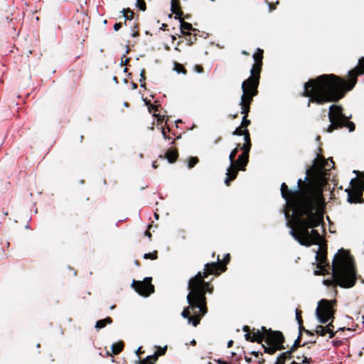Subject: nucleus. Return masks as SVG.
<instances>
[{
	"instance_id": "nucleus-1",
	"label": "nucleus",
	"mask_w": 364,
	"mask_h": 364,
	"mask_svg": "<svg viewBox=\"0 0 364 364\" xmlns=\"http://www.w3.org/2000/svg\"><path fill=\"white\" fill-rule=\"evenodd\" d=\"M311 169H306V176L297 181V188L292 191L285 183L281 185V195L292 212L290 234L301 245H319L322 237L315 230L323 223L325 199L323 186L309 177Z\"/></svg>"
},
{
	"instance_id": "nucleus-2",
	"label": "nucleus",
	"mask_w": 364,
	"mask_h": 364,
	"mask_svg": "<svg viewBox=\"0 0 364 364\" xmlns=\"http://www.w3.org/2000/svg\"><path fill=\"white\" fill-rule=\"evenodd\" d=\"M364 75V57L358 60V65L348 73L347 78L335 74H323L309 79L304 85L303 97H309L311 103L324 105L338 102L351 91L358 82V77Z\"/></svg>"
},
{
	"instance_id": "nucleus-3",
	"label": "nucleus",
	"mask_w": 364,
	"mask_h": 364,
	"mask_svg": "<svg viewBox=\"0 0 364 364\" xmlns=\"http://www.w3.org/2000/svg\"><path fill=\"white\" fill-rule=\"evenodd\" d=\"M230 261V255H225L223 261H220L219 255L217 260L213 262L206 263L204 265L203 272H198L188 281V289L189 293L187 295L188 306L186 307L181 316L188 319V323L197 326L200 319L207 314V298L206 294H213L214 286L212 284L213 278L205 281L210 275L219 276L222 272L226 271V265Z\"/></svg>"
},
{
	"instance_id": "nucleus-4",
	"label": "nucleus",
	"mask_w": 364,
	"mask_h": 364,
	"mask_svg": "<svg viewBox=\"0 0 364 364\" xmlns=\"http://www.w3.org/2000/svg\"><path fill=\"white\" fill-rule=\"evenodd\" d=\"M264 50L257 48L253 55L254 64L250 70V76L244 80L242 83V95L241 96L240 105L241 107V113L244 114L241 122V126L244 129L251 124V121L247 119L248 114L250 112V105L253 102L254 97L258 95V87L259 85L260 74L263 65Z\"/></svg>"
},
{
	"instance_id": "nucleus-5",
	"label": "nucleus",
	"mask_w": 364,
	"mask_h": 364,
	"mask_svg": "<svg viewBox=\"0 0 364 364\" xmlns=\"http://www.w3.org/2000/svg\"><path fill=\"white\" fill-rule=\"evenodd\" d=\"M332 270L335 285L346 289L355 286L357 272L348 251L343 249L338 251L333 260Z\"/></svg>"
},
{
	"instance_id": "nucleus-6",
	"label": "nucleus",
	"mask_w": 364,
	"mask_h": 364,
	"mask_svg": "<svg viewBox=\"0 0 364 364\" xmlns=\"http://www.w3.org/2000/svg\"><path fill=\"white\" fill-rule=\"evenodd\" d=\"M246 341L261 343L265 353L274 355L277 350H284L285 338L279 331L267 329L262 326L261 329L252 328V336L245 334Z\"/></svg>"
},
{
	"instance_id": "nucleus-7",
	"label": "nucleus",
	"mask_w": 364,
	"mask_h": 364,
	"mask_svg": "<svg viewBox=\"0 0 364 364\" xmlns=\"http://www.w3.org/2000/svg\"><path fill=\"white\" fill-rule=\"evenodd\" d=\"M336 300L323 299L318 301L316 310V315L320 323H326L331 320V322L325 326L326 331H328L329 338H333L336 334V333L333 332L334 326L333 325L335 314L333 306L336 305Z\"/></svg>"
},
{
	"instance_id": "nucleus-8",
	"label": "nucleus",
	"mask_w": 364,
	"mask_h": 364,
	"mask_svg": "<svg viewBox=\"0 0 364 364\" xmlns=\"http://www.w3.org/2000/svg\"><path fill=\"white\" fill-rule=\"evenodd\" d=\"M331 164H334L332 159L330 160V163L326 161L323 156L318 155L314 161V164L311 167L308 169H311L309 173V177L314 178L317 183L321 186L322 185L318 181L319 179L322 178L326 174V171L330 170Z\"/></svg>"
},
{
	"instance_id": "nucleus-9",
	"label": "nucleus",
	"mask_w": 364,
	"mask_h": 364,
	"mask_svg": "<svg viewBox=\"0 0 364 364\" xmlns=\"http://www.w3.org/2000/svg\"><path fill=\"white\" fill-rule=\"evenodd\" d=\"M341 105H332L329 107L328 119L331 124L326 129V132L331 133L334 130L342 128V122L346 118L343 112Z\"/></svg>"
},
{
	"instance_id": "nucleus-10",
	"label": "nucleus",
	"mask_w": 364,
	"mask_h": 364,
	"mask_svg": "<svg viewBox=\"0 0 364 364\" xmlns=\"http://www.w3.org/2000/svg\"><path fill=\"white\" fill-rule=\"evenodd\" d=\"M350 184V188L346 189V192L348 193L347 201L349 203H358L364 201L363 199L364 184L356 178H352Z\"/></svg>"
},
{
	"instance_id": "nucleus-11",
	"label": "nucleus",
	"mask_w": 364,
	"mask_h": 364,
	"mask_svg": "<svg viewBox=\"0 0 364 364\" xmlns=\"http://www.w3.org/2000/svg\"><path fill=\"white\" fill-rule=\"evenodd\" d=\"M151 281V277H146L143 281L133 280L132 287L139 294L147 297L154 292V286Z\"/></svg>"
},
{
	"instance_id": "nucleus-12",
	"label": "nucleus",
	"mask_w": 364,
	"mask_h": 364,
	"mask_svg": "<svg viewBox=\"0 0 364 364\" xmlns=\"http://www.w3.org/2000/svg\"><path fill=\"white\" fill-rule=\"evenodd\" d=\"M316 260L317 262V268L321 270L326 271V268H329L330 265L327 262V247L320 246L316 252Z\"/></svg>"
},
{
	"instance_id": "nucleus-13",
	"label": "nucleus",
	"mask_w": 364,
	"mask_h": 364,
	"mask_svg": "<svg viewBox=\"0 0 364 364\" xmlns=\"http://www.w3.org/2000/svg\"><path fill=\"white\" fill-rule=\"evenodd\" d=\"M242 154L238 156L237 159L234 161V164L240 168L241 171H245V167L249 162V154L250 150L241 147Z\"/></svg>"
},
{
	"instance_id": "nucleus-14",
	"label": "nucleus",
	"mask_w": 364,
	"mask_h": 364,
	"mask_svg": "<svg viewBox=\"0 0 364 364\" xmlns=\"http://www.w3.org/2000/svg\"><path fill=\"white\" fill-rule=\"evenodd\" d=\"M239 170H240V168L234 164H230V166L227 169L226 178L225 180V183L227 186H229L231 182L237 178Z\"/></svg>"
},
{
	"instance_id": "nucleus-15",
	"label": "nucleus",
	"mask_w": 364,
	"mask_h": 364,
	"mask_svg": "<svg viewBox=\"0 0 364 364\" xmlns=\"http://www.w3.org/2000/svg\"><path fill=\"white\" fill-rule=\"evenodd\" d=\"M171 11L175 14V18H180L183 16L180 0H176L171 2Z\"/></svg>"
},
{
	"instance_id": "nucleus-16",
	"label": "nucleus",
	"mask_w": 364,
	"mask_h": 364,
	"mask_svg": "<svg viewBox=\"0 0 364 364\" xmlns=\"http://www.w3.org/2000/svg\"><path fill=\"white\" fill-rule=\"evenodd\" d=\"M177 19H178L181 23L180 30L183 35H186V33H189L191 31H196V29L193 27L192 24L186 22L182 16H180V18H178Z\"/></svg>"
},
{
	"instance_id": "nucleus-17",
	"label": "nucleus",
	"mask_w": 364,
	"mask_h": 364,
	"mask_svg": "<svg viewBox=\"0 0 364 364\" xmlns=\"http://www.w3.org/2000/svg\"><path fill=\"white\" fill-rule=\"evenodd\" d=\"M178 157V150L176 149H168L165 154L164 158L167 159L168 161L171 164L176 161Z\"/></svg>"
},
{
	"instance_id": "nucleus-18",
	"label": "nucleus",
	"mask_w": 364,
	"mask_h": 364,
	"mask_svg": "<svg viewBox=\"0 0 364 364\" xmlns=\"http://www.w3.org/2000/svg\"><path fill=\"white\" fill-rule=\"evenodd\" d=\"M245 144L241 146L242 148L250 150L252 147V142L250 139V134L247 129H245V133L243 134Z\"/></svg>"
},
{
	"instance_id": "nucleus-19",
	"label": "nucleus",
	"mask_w": 364,
	"mask_h": 364,
	"mask_svg": "<svg viewBox=\"0 0 364 364\" xmlns=\"http://www.w3.org/2000/svg\"><path fill=\"white\" fill-rule=\"evenodd\" d=\"M112 318L111 317H107L104 319L99 320L96 322L95 328L97 329H101L105 328L107 324H111L112 323Z\"/></svg>"
},
{
	"instance_id": "nucleus-20",
	"label": "nucleus",
	"mask_w": 364,
	"mask_h": 364,
	"mask_svg": "<svg viewBox=\"0 0 364 364\" xmlns=\"http://www.w3.org/2000/svg\"><path fill=\"white\" fill-rule=\"evenodd\" d=\"M121 13L122 14L124 18V23L126 24L127 21H130L134 18V11L131 10L129 8L123 9L121 11Z\"/></svg>"
},
{
	"instance_id": "nucleus-21",
	"label": "nucleus",
	"mask_w": 364,
	"mask_h": 364,
	"mask_svg": "<svg viewBox=\"0 0 364 364\" xmlns=\"http://www.w3.org/2000/svg\"><path fill=\"white\" fill-rule=\"evenodd\" d=\"M124 344L123 341H119L118 343H114L112 346V351L114 355H117L123 350Z\"/></svg>"
},
{
	"instance_id": "nucleus-22",
	"label": "nucleus",
	"mask_w": 364,
	"mask_h": 364,
	"mask_svg": "<svg viewBox=\"0 0 364 364\" xmlns=\"http://www.w3.org/2000/svg\"><path fill=\"white\" fill-rule=\"evenodd\" d=\"M293 351H291V350L289 349V350L286 351V352H284L282 353H281L279 356H278V358L282 360V364H285V361L288 359H291L293 356H292V354H293Z\"/></svg>"
},
{
	"instance_id": "nucleus-23",
	"label": "nucleus",
	"mask_w": 364,
	"mask_h": 364,
	"mask_svg": "<svg viewBox=\"0 0 364 364\" xmlns=\"http://www.w3.org/2000/svg\"><path fill=\"white\" fill-rule=\"evenodd\" d=\"M342 127H345L348 129L349 132H353L355 129V125L353 122L348 120V117L346 118L342 122Z\"/></svg>"
},
{
	"instance_id": "nucleus-24",
	"label": "nucleus",
	"mask_w": 364,
	"mask_h": 364,
	"mask_svg": "<svg viewBox=\"0 0 364 364\" xmlns=\"http://www.w3.org/2000/svg\"><path fill=\"white\" fill-rule=\"evenodd\" d=\"M301 341V333H299V336H298L297 338L295 340L294 344L289 348L291 350V351L295 352L299 347L304 346L305 345V343H304L303 345H301L300 344Z\"/></svg>"
},
{
	"instance_id": "nucleus-25",
	"label": "nucleus",
	"mask_w": 364,
	"mask_h": 364,
	"mask_svg": "<svg viewBox=\"0 0 364 364\" xmlns=\"http://www.w3.org/2000/svg\"><path fill=\"white\" fill-rule=\"evenodd\" d=\"M241 144H237V146L230 152L229 156V160L230 161V164H234V161H235V156L237 154L239 149H241Z\"/></svg>"
},
{
	"instance_id": "nucleus-26",
	"label": "nucleus",
	"mask_w": 364,
	"mask_h": 364,
	"mask_svg": "<svg viewBox=\"0 0 364 364\" xmlns=\"http://www.w3.org/2000/svg\"><path fill=\"white\" fill-rule=\"evenodd\" d=\"M174 70H176L178 73H183V75H186L187 73V70L184 68V66L178 63L177 62H175L174 63Z\"/></svg>"
},
{
	"instance_id": "nucleus-27",
	"label": "nucleus",
	"mask_w": 364,
	"mask_h": 364,
	"mask_svg": "<svg viewBox=\"0 0 364 364\" xmlns=\"http://www.w3.org/2000/svg\"><path fill=\"white\" fill-rule=\"evenodd\" d=\"M187 37L186 38V41H187V43L188 45L189 46H191L193 45V43H195L197 41V36L196 34L194 35H192L190 32L186 33V35Z\"/></svg>"
},
{
	"instance_id": "nucleus-28",
	"label": "nucleus",
	"mask_w": 364,
	"mask_h": 364,
	"mask_svg": "<svg viewBox=\"0 0 364 364\" xmlns=\"http://www.w3.org/2000/svg\"><path fill=\"white\" fill-rule=\"evenodd\" d=\"M315 332L317 335L321 336H324L327 333H328V331H326V328H325V326H323L321 325H318L316 326Z\"/></svg>"
},
{
	"instance_id": "nucleus-29",
	"label": "nucleus",
	"mask_w": 364,
	"mask_h": 364,
	"mask_svg": "<svg viewBox=\"0 0 364 364\" xmlns=\"http://www.w3.org/2000/svg\"><path fill=\"white\" fill-rule=\"evenodd\" d=\"M199 161V159L196 156H191L188 160V167L189 168H192L194 167Z\"/></svg>"
},
{
	"instance_id": "nucleus-30",
	"label": "nucleus",
	"mask_w": 364,
	"mask_h": 364,
	"mask_svg": "<svg viewBox=\"0 0 364 364\" xmlns=\"http://www.w3.org/2000/svg\"><path fill=\"white\" fill-rule=\"evenodd\" d=\"M159 356L155 353L151 355H149L145 358V361H147L148 364H155V363L158 360Z\"/></svg>"
},
{
	"instance_id": "nucleus-31",
	"label": "nucleus",
	"mask_w": 364,
	"mask_h": 364,
	"mask_svg": "<svg viewBox=\"0 0 364 364\" xmlns=\"http://www.w3.org/2000/svg\"><path fill=\"white\" fill-rule=\"evenodd\" d=\"M136 6L142 11H145L146 9V4L144 0H136Z\"/></svg>"
},
{
	"instance_id": "nucleus-32",
	"label": "nucleus",
	"mask_w": 364,
	"mask_h": 364,
	"mask_svg": "<svg viewBox=\"0 0 364 364\" xmlns=\"http://www.w3.org/2000/svg\"><path fill=\"white\" fill-rule=\"evenodd\" d=\"M144 259H156L158 258V252L156 250L153 252L146 253L144 255Z\"/></svg>"
},
{
	"instance_id": "nucleus-33",
	"label": "nucleus",
	"mask_w": 364,
	"mask_h": 364,
	"mask_svg": "<svg viewBox=\"0 0 364 364\" xmlns=\"http://www.w3.org/2000/svg\"><path fill=\"white\" fill-rule=\"evenodd\" d=\"M245 129L242 127L241 125L235 129V130L232 132L233 135L242 136L245 134Z\"/></svg>"
},
{
	"instance_id": "nucleus-34",
	"label": "nucleus",
	"mask_w": 364,
	"mask_h": 364,
	"mask_svg": "<svg viewBox=\"0 0 364 364\" xmlns=\"http://www.w3.org/2000/svg\"><path fill=\"white\" fill-rule=\"evenodd\" d=\"M146 104L149 105V112H154V114H156V112L159 110V106L154 105L150 103V102H146Z\"/></svg>"
},
{
	"instance_id": "nucleus-35",
	"label": "nucleus",
	"mask_w": 364,
	"mask_h": 364,
	"mask_svg": "<svg viewBox=\"0 0 364 364\" xmlns=\"http://www.w3.org/2000/svg\"><path fill=\"white\" fill-rule=\"evenodd\" d=\"M296 319L299 325L303 323V319L301 317V311L296 309Z\"/></svg>"
},
{
	"instance_id": "nucleus-36",
	"label": "nucleus",
	"mask_w": 364,
	"mask_h": 364,
	"mask_svg": "<svg viewBox=\"0 0 364 364\" xmlns=\"http://www.w3.org/2000/svg\"><path fill=\"white\" fill-rule=\"evenodd\" d=\"M170 131H171V129L168 127H167L166 129H165L164 127L161 128V133L165 139H171V137L167 134V133L170 132Z\"/></svg>"
},
{
	"instance_id": "nucleus-37",
	"label": "nucleus",
	"mask_w": 364,
	"mask_h": 364,
	"mask_svg": "<svg viewBox=\"0 0 364 364\" xmlns=\"http://www.w3.org/2000/svg\"><path fill=\"white\" fill-rule=\"evenodd\" d=\"M166 347L165 348H159V349L155 352L156 355L159 357L161 355H163L166 353Z\"/></svg>"
},
{
	"instance_id": "nucleus-38",
	"label": "nucleus",
	"mask_w": 364,
	"mask_h": 364,
	"mask_svg": "<svg viewBox=\"0 0 364 364\" xmlns=\"http://www.w3.org/2000/svg\"><path fill=\"white\" fill-rule=\"evenodd\" d=\"M242 330L246 333L245 334L252 336V328L251 329L250 326L245 325L242 327Z\"/></svg>"
},
{
	"instance_id": "nucleus-39",
	"label": "nucleus",
	"mask_w": 364,
	"mask_h": 364,
	"mask_svg": "<svg viewBox=\"0 0 364 364\" xmlns=\"http://www.w3.org/2000/svg\"><path fill=\"white\" fill-rule=\"evenodd\" d=\"M145 80H146V70H145V69H142L140 73L139 82H145Z\"/></svg>"
},
{
	"instance_id": "nucleus-40",
	"label": "nucleus",
	"mask_w": 364,
	"mask_h": 364,
	"mask_svg": "<svg viewBox=\"0 0 364 364\" xmlns=\"http://www.w3.org/2000/svg\"><path fill=\"white\" fill-rule=\"evenodd\" d=\"M154 116L156 117L158 124H162L164 120L165 116L154 114Z\"/></svg>"
},
{
	"instance_id": "nucleus-41",
	"label": "nucleus",
	"mask_w": 364,
	"mask_h": 364,
	"mask_svg": "<svg viewBox=\"0 0 364 364\" xmlns=\"http://www.w3.org/2000/svg\"><path fill=\"white\" fill-rule=\"evenodd\" d=\"M194 70H195L196 72H197L198 73H201L203 72V68L200 65H196L194 66Z\"/></svg>"
},
{
	"instance_id": "nucleus-42",
	"label": "nucleus",
	"mask_w": 364,
	"mask_h": 364,
	"mask_svg": "<svg viewBox=\"0 0 364 364\" xmlns=\"http://www.w3.org/2000/svg\"><path fill=\"white\" fill-rule=\"evenodd\" d=\"M122 27V23L119 22V23H116L114 25V30L115 31H119L121 28Z\"/></svg>"
},
{
	"instance_id": "nucleus-43",
	"label": "nucleus",
	"mask_w": 364,
	"mask_h": 364,
	"mask_svg": "<svg viewBox=\"0 0 364 364\" xmlns=\"http://www.w3.org/2000/svg\"><path fill=\"white\" fill-rule=\"evenodd\" d=\"M303 357V360H302V363H312V359L311 358H306L305 356H302Z\"/></svg>"
},
{
	"instance_id": "nucleus-44",
	"label": "nucleus",
	"mask_w": 364,
	"mask_h": 364,
	"mask_svg": "<svg viewBox=\"0 0 364 364\" xmlns=\"http://www.w3.org/2000/svg\"><path fill=\"white\" fill-rule=\"evenodd\" d=\"M251 355H255L256 358H259V356H262V353L259 351H252L250 353Z\"/></svg>"
},
{
	"instance_id": "nucleus-45",
	"label": "nucleus",
	"mask_w": 364,
	"mask_h": 364,
	"mask_svg": "<svg viewBox=\"0 0 364 364\" xmlns=\"http://www.w3.org/2000/svg\"><path fill=\"white\" fill-rule=\"evenodd\" d=\"M304 330H306V328H304L303 323H301V325H299V333H301L302 334V332L303 331L304 332Z\"/></svg>"
},
{
	"instance_id": "nucleus-46",
	"label": "nucleus",
	"mask_w": 364,
	"mask_h": 364,
	"mask_svg": "<svg viewBox=\"0 0 364 364\" xmlns=\"http://www.w3.org/2000/svg\"><path fill=\"white\" fill-rule=\"evenodd\" d=\"M259 360H258V363L259 364H264L265 363V360L263 358H257Z\"/></svg>"
},
{
	"instance_id": "nucleus-47",
	"label": "nucleus",
	"mask_w": 364,
	"mask_h": 364,
	"mask_svg": "<svg viewBox=\"0 0 364 364\" xmlns=\"http://www.w3.org/2000/svg\"><path fill=\"white\" fill-rule=\"evenodd\" d=\"M167 24L166 23H163L160 28L161 30L162 31H166L167 30Z\"/></svg>"
},
{
	"instance_id": "nucleus-48",
	"label": "nucleus",
	"mask_w": 364,
	"mask_h": 364,
	"mask_svg": "<svg viewBox=\"0 0 364 364\" xmlns=\"http://www.w3.org/2000/svg\"><path fill=\"white\" fill-rule=\"evenodd\" d=\"M233 341L232 340H230L228 342V344H227V347L228 348H231L232 346H233Z\"/></svg>"
},
{
	"instance_id": "nucleus-49",
	"label": "nucleus",
	"mask_w": 364,
	"mask_h": 364,
	"mask_svg": "<svg viewBox=\"0 0 364 364\" xmlns=\"http://www.w3.org/2000/svg\"><path fill=\"white\" fill-rule=\"evenodd\" d=\"M139 36V32L138 30L135 31L133 33H132V36L133 37H137Z\"/></svg>"
},
{
	"instance_id": "nucleus-50",
	"label": "nucleus",
	"mask_w": 364,
	"mask_h": 364,
	"mask_svg": "<svg viewBox=\"0 0 364 364\" xmlns=\"http://www.w3.org/2000/svg\"><path fill=\"white\" fill-rule=\"evenodd\" d=\"M129 61V58H126L124 60H122L121 64L122 65H127Z\"/></svg>"
},
{
	"instance_id": "nucleus-51",
	"label": "nucleus",
	"mask_w": 364,
	"mask_h": 364,
	"mask_svg": "<svg viewBox=\"0 0 364 364\" xmlns=\"http://www.w3.org/2000/svg\"><path fill=\"white\" fill-rule=\"evenodd\" d=\"M304 332H305L306 334L309 335V336H314V333L313 332H311V331H309V330H307V329L304 330Z\"/></svg>"
},
{
	"instance_id": "nucleus-52",
	"label": "nucleus",
	"mask_w": 364,
	"mask_h": 364,
	"mask_svg": "<svg viewBox=\"0 0 364 364\" xmlns=\"http://www.w3.org/2000/svg\"><path fill=\"white\" fill-rule=\"evenodd\" d=\"M144 234H145V235H146V236L149 237V238H151V232H149V230H147L145 232V233H144Z\"/></svg>"
},
{
	"instance_id": "nucleus-53",
	"label": "nucleus",
	"mask_w": 364,
	"mask_h": 364,
	"mask_svg": "<svg viewBox=\"0 0 364 364\" xmlns=\"http://www.w3.org/2000/svg\"><path fill=\"white\" fill-rule=\"evenodd\" d=\"M245 360H246L247 363H250L252 362V358H249L247 356H245Z\"/></svg>"
},
{
	"instance_id": "nucleus-54",
	"label": "nucleus",
	"mask_w": 364,
	"mask_h": 364,
	"mask_svg": "<svg viewBox=\"0 0 364 364\" xmlns=\"http://www.w3.org/2000/svg\"><path fill=\"white\" fill-rule=\"evenodd\" d=\"M136 364H148L147 361H145V358L142 360H140Z\"/></svg>"
},
{
	"instance_id": "nucleus-55",
	"label": "nucleus",
	"mask_w": 364,
	"mask_h": 364,
	"mask_svg": "<svg viewBox=\"0 0 364 364\" xmlns=\"http://www.w3.org/2000/svg\"><path fill=\"white\" fill-rule=\"evenodd\" d=\"M141 347H139L137 350L136 351V353L139 355L140 353H141Z\"/></svg>"
},
{
	"instance_id": "nucleus-56",
	"label": "nucleus",
	"mask_w": 364,
	"mask_h": 364,
	"mask_svg": "<svg viewBox=\"0 0 364 364\" xmlns=\"http://www.w3.org/2000/svg\"><path fill=\"white\" fill-rule=\"evenodd\" d=\"M242 54L245 55H250V53L247 51H246V50H242Z\"/></svg>"
},
{
	"instance_id": "nucleus-57",
	"label": "nucleus",
	"mask_w": 364,
	"mask_h": 364,
	"mask_svg": "<svg viewBox=\"0 0 364 364\" xmlns=\"http://www.w3.org/2000/svg\"><path fill=\"white\" fill-rule=\"evenodd\" d=\"M274 364H282V360H280L277 358V361L275 362V363H274Z\"/></svg>"
},
{
	"instance_id": "nucleus-58",
	"label": "nucleus",
	"mask_w": 364,
	"mask_h": 364,
	"mask_svg": "<svg viewBox=\"0 0 364 364\" xmlns=\"http://www.w3.org/2000/svg\"><path fill=\"white\" fill-rule=\"evenodd\" d=\"M1 214L4 216H6L8 215V212L7 211H4V210L1 211Z\"/></svg>"
},
{
	"instance_id": "nucleus-59",
	"label": "nucleus",
	"mask_w": 364,
	"mask_h": 364,
	"mask_svg": "<svg viewBox=\"0 0 364 364\" xmlns=\"http://www.w3.org/2000/svg\"><path fill=\"white\" fill-rule=\"evenodd\" d=\"M132 87L133 89H136L137 88V85L134 82H132Z\"/></svg>"
},
{
	"instance_id": "nucleus-60",
	"label": "nucleus",
	"mask_w": 364,
	"mask_h": 364,
	"mask_svg": "<svg viewBox=\"0 0 364 364\" xmlns=\"http://www.w3.org/2000/svg\"><path fill=\"white\" fill-rule=\"evenodd\" d=\"M191 344L195 346L196 344V341L193 339L191 341Z\"/></svg>"
},
{
	"instance_id": "nucleus-61",
	"label": "nucleus",
	"mask_w": 364,
	"mask_h": 364,
	"mask_svg": "<svg viewBox=\"0 0 364 364\" xmlns=\"http://www.w3.org/2000/svg\"><path fill=\"white\" fill-rule=\"evenodd\" d=\"M152 166H153V167H154V168H157L156 161H154V162L153 163Z\"/></svg>"
},
{
	"instance_id": "nucleus-62",
	"label": "nucleus",
	"mask_w": 364,
	"mask_h": 364,
	"mask_svg": "<svg viewBox=\"0 0 364 364\" xmlns=\"http://www.w3.org/2000/svg\"><path fill=\"white\" fill-rule=\"evenodd\" d=\"M285 216L287 218H289V213L288 211L285 212Z\"/></svg>"
},
{
	"instance_id": "nucleus-63",
	"label": "nucleus",
	"mask_w": 364,
	"mask_h": 364,
	"mask_svg": "<svg viewBox=\"0 0 364 364\" xmlns=\"http://www.w3.org/2000/svg\"><path fill=\"white\" fill-rule=\"evenodd\" d=\"M140 83H141V87H145V86H146L145 82H140Z\"/></svg>"
},
{
	"instance_id": "nucleus-64",
	"label": "nucleus",
	"mask_w": 364,
	"mask_h": 364,
	"mask_svg": "<svg viewBox=\"0 0 364 364\" xmlns=\"http://www.w3.org/2000/svg\"><path fill=\"white\" fill-rule=\"evenodd\" d=\"M291 364H301V363H296L295 361H292Z\"/></svg>"
}]
</instances>
